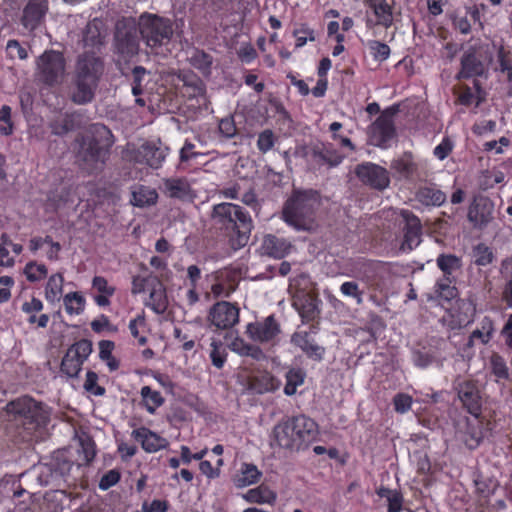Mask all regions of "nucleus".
Listing matches in <instances>:
<instances>
[{
  "instance_id": "obj_1",
  "label": "nucleus",
  "mask_w": 512,
  "mask_h": 512,
  "mask_svg": "<svg viewBox=\"0 0 512 512\" xmlns=\"http://www.w3.org/2000/svg\"><path fill=\"white\" fill-rule=\"evenodd\" d=\"M104 61L95 53L84 52L75 62L70 100L77 105H85L93 101L100 80L104 74Z\"/></svg>"
},
{
  "instance_id": "obj_2",
  "label": "nucleus",
  "mask_w": 512,
  "mask_h": 512,
  "mask_svg": "<svg viewBox=\"0 0 512 512\" xmlns=\"http://www.w3.org/2000/svg\"><path fill=\"white\" fill-rule=\"evenodd\" d=\"M210 219L215 227L230 233L229 242L234 250L248 243L253 222L241 206L228 202L216 204L212 208Z\"/></svg>"
},
{
  "instance_id": "obj_3",
  "label": "nucleus",
  "mask_w": 512,
  "mask_h": 512,
  "mask_svg": "<svg viewBox=\"0 0 512 512\" xmlns=\"http://www.w3.org/2000/svg\"><path fill=\"white\" fill-rule=\"evenodd\" d=\"M78 141L77 160L81 167L89 173L101 170L114 143L111 131L105 125L97 123L91 126L89 135Z\"/></svg>"
},
{
  "instance_id": "obj_4",
  "label": "nucleus",
  "mask_w": 512,
  "mask_h": 512,
  "mask_svg": "<svg viewBox=\"0 0 512 512\" xmlns=\"http://www.w3.org/2000/svg\"><path fill=\"white\" fill-rule=\"evenodd\" d=\"M318 434L317 424L304 415L287 418L273 429L271 445L294 451L312 442Z\"/></svg>"
},
{
  "instance_id": "obj_5",
  "label": "nucleus",
  "mask_w": 512,
  "mask_h": 512,
  "mask_svg": "<svg viewBox=\"0 0 512 512\" xmlns=\"http://www.w3.org/2000/svg\"><path fill=\"white\" fill-rule=\"evenodd\" d=\"M319 206L316 191H294L283 208L284 221L301 231H313L316 228L315 211Z\"/></svg>"
},
{
  "instance_id": "obj_6",
  "label": "nucleus",
  "mask_w": 512,
  "mask_h": 512,
  "mask_svg": "<svg viewBox=\"0 0 512 512\" xmlns=\"http://www.w3.org/2000/svg\"><path fill=\"white\" fill-rule=\"evenodd\" d=\"M66 75V59L61 52L46 50L36 59L35 78L39 83L47 87L59 86Z\"/></svg>"
},
{
  "instance_id": "obj_7",
  "label": "nucleus",
  "mask_w": 512,
  "mask_h": 512,
  "mask_svg": "<svg viewBox=\"0 0 512 512\" xmlns=\"http://www.w3.org/2000/svg\"><path fill=\"white\" fill-rule=\"evenodd\" d=\"M137 27L142 39L150 48L167 44L173 36L171 21L157 15H141Z\"/></svg>"
},
{
  "instance_id": "obj_8",
  "label": "nucleus",
  "mask_w": 512,
  "mask_h": 512,
  "mask_svg": "<svg viewBox=\"0 0 512 512\" xmlns=\"http://www.w3.org/2000/svg\"><path fill=\"white\" fill-rule=\"evenodd\" d=\"M138 27L134 19L123 18L116 23L114 52L119 59L127 62L139 52Z\"/></svg>"
},
{
  "instance_id": "obj_9",
  "label": "nucleus",
  "mask_w": 512,
  "mask_h": 512,
  "mask_svg": "<svg viewBox=\"0 0 512 512\" xmlns=\"http://www.w3.org/2000/svg\"><path fill=\"white\" fill-rule=\"evenodd\" d=\"M5 410L8 414L23 417L38 425L46 424L50 415L48 408L43 403L29 396H22L10 401Z\"/></svg>"
},
{
  "instance_id": "obj_10",
  "label": "nucleus",
  "mask_w": 512,
  "mask_h": 512,
  "mask_svg": "<svg viewBox=\"0 0 512 512\" xmlns=\"http://www.w3.org/2000/svg\"><path fill=\"white\" fill-rule=\"evenodd\" d=\"M397 109L385 110L369 127V143L380 148H387L389 142L395 137L393 116Z\"/></svg>"
},
{
  "instance_id": "obj_11",
  "label": "nucleus",
  "mask_w": 512,
  "mask_h": 512,
  "mask_svg": "<svg viewBox=\"0 0 512 512\" xmlns=\"http://www.w3.org/2000/svg\"><path fill=\"white\" fill-rule=\"evenodd\" d=\"M239 312L237 305L228 301H219L209 309L208 326L216 330H229L239 322Z\"/></svg>"
},
{
  "instance_id": "obj_12",
  "label": "nucleus",
  "mask_w": 512,
  "mask_h": 512,
  "mask_svg": "<svg viewBox=\"0 0 512 512\" xmlns=\"http://www.w3.org/2000/svg\"><path fill=\"white\" fill-rule=\"evenodd\" d=\"M248 337L261 344H275L281 334V325L274 315L249 323L246 326Z\"/></svg>"
},
{
  "instance_id": "obj_13",
  "label": "nucleus",
  "mask_w": 512,
  "mask_h": 512,
  "mask_svg": "<svg viewBox=\"0 0 512 512\" xmlns=\"http://www.w3.org/2000/svg\"><path fill=\"white\" fill-rule=\"evenodd\" d=\"M167 152V147H161L154 142H145L137 148L129 147L127 156L136 163L146 164L153 169H158L162 166Z\"/></svg>"
},
{
  "instance_id": "obj_14",
  "label": "nucleus",
  "mask_w": 512,
  "mask_h": 512,
  "mask_svg": "<svg viewBox=\"0 0 512 512\" xmlns=\"http://www.w3.org/2000/svg\"><path fill=\"white\" fill-rule=\"evenodd\" d=\"M92 352V344L88 340H80L69 347L62 359L61 370L69 377L78 376L84 361Z\"/></svg>"
},
{
  "instance_id": "obj_15",
  "label": "nucleus",
  "mask_w": 512,
  "mask_h": 512,
  "mask_svg": "<svg viewBox=\"0 0 512 512\" xmlns=\"http://www.w3.org/2000/svg\"><path fill=\"white\" fill-rule=\"evenodd\" d=\"M358 179L365 185L377 190H384L390 184L388 171L375 163L365 162L359 164L354 170Z\"/></svg>"
},
{
  "instance_id": "obj_16",
  "label": "nucleus",
  "mask_w": 512,
  "mask_h": 512,
  "mask_svg": "<svg viewBox=\"0 0 512 512\" xmlns=\"http://www.w3.org/2000/svg\"><path fill=\"white\" fill-rule=\"evenodd\" d=\"M393 215L399 216L404 224V240L402 250H412L421 242L422 226L420 219L409 210H393Z\"/></svg>"
},
{
  "instance_id": "obj_17",
  "label": "nucleus",
  "mask_w": 512,
  "mask_h": 512,
  "mask_svg": "<svg viewBox=\"0 0 512 512\" xmlns=\"http://www.w3.org/2000/svg\"><path fill=\"white\" fill-rule=\"evenodd\" d=\"M159 188L165 197L180 202H193L196 198L195 191L185 177L164 178Z\"/></svg>"
},
{
  "instance_id": "obj_18",
  "label": "nucleus",
  "mask_w": 512,
  "mask_h": 512,
  "mask_svg": "<svg viewBox=\"0 0 512 512\" xmlns=\"http://www.w3.org/2000/svg\"><path fill=\"white\" fill-rule=\"evenodd\" d=\"M72 464L68 461L41 464L37 467V481L40 485L58 486L63 477L69 474Z\"/></svg>"
},
{
  "instance_id": "obj_19",
  "label": "nucleus",
  "mask_w": 512,
  "mask_h": 512,
  "mask_svg": "<svg viewBox=\"0 0 512 512\" xmlns=\"http://www.w3.org/2000/svg\"><path fill=\"white\" fill-rule=\"evenodd\" d=\"M47 12V0H29L23 9L21 24L25 29L32 32L44 23Z\"/></svg>"
},
{
  "instance_id": "obj_20",
  "label": "nucleus",
  "mask_w": 512,
  "mask_h": 512,
  "mask_svg": "<svg viewBox=\"0 0 512 512\" xmlns=\"http://www.w3.org/2000/svg\"><path fill=\"white\" fill-rule=\"evenodd\" d=\"M494 205L487 198L474 200L468 210V220L477 229L485 228L492 220Z\"/></svg>"
},
{
  "instance_id": "obj_21",
  "label": "nucleus",
  "mask_w": 512,
  "mask_h": 512,
  "mask_svg": "<svg viewBox=\"0 0 512 512\" xmlns=\"http://www.w3.org/2000/svg\"><path fill=\"white\" fill-rule=\"evenodd\" d=\"M458 397L467 411L479 416L482 407V398L479 389L472 381H463L457 387Z\"/></svg>"
},
{
  "instance_id": "obj_22",
  "label": "nucleus",
  "mask_w": 512,
  "mask_h": 512,
  "mask_svg": "<svg viewBox=\"0 0 512 512\" xmlns=\"http://www.w3.org/2000/svg\"><path fill=\"white\" fill-rule=\"evenodd\" d=\"M132 437L147 453H155L168 446V441L151 430L141 427L132 431Z\"/></svg>"
},
{
  "instance_id": "obj_23",
  "label": "nucleus",
  "mask_w": 512,
  "mask_h": 512,
  "mask_svg": "<svg viewBox=\"0 0 512 512\" xmlns=\"http://www.w3.org/2000/svg\"><path fill=\"white\" fill-rule=\"evenodd\" d=\"M485 73V65L477 57L474 48L468 49L461 57V70L457 74V79L482 76Z\"/></svg>"
},
{
  "instance_id": "obj_24",
  "label": "nucleus",
  "mask_w": 512,
  "mask_h": 512,
  "mask_svg": "<svg viewBox=\"0 0 512 512\" xmlns=\"http://www.w3.org/2000/svg\"><path fill=\"white\" fill-rule=\"evenodd\" d=\"M291 342L299 347L309 358L321 360L325 349L318 345L307 332H296L292 335Z\"/></svg>"
},
{
  "instance_id": "obj_25",
  "label": "nucleus",
  "mask_w": 512,
  "mask_h": 512,
  "mask_svg": "<svg viewBox=\"0 0 512 512\" xmlns=\"http://www.w3.org/2000/svg\"><path fill=\"white\" fill-rule=\"evenodd\" d=\"M106 30L103 22L98 19L90 21L84 30L83 42L85 47L97 48L103 45Z\"/></svg>"
},
{
  "instance_id": "obj_26",
  "label": "nucleus",
  "mask_w": 512,
  "mask_h": 512,
  "mask_svg": "<svg viewBox=\"0 0 512 512\" xmlns=\"http://www.w3.org/2000/svg\"><path fill=\"white\" fill-rule=\"evenodd\" d=\"M280 382L270 373L262 372L249 380L248 389L255 394H264L278 389Z\"/></svg>"
},
{
  "instance_id": "obj_27",
  "label": "nucleus",
  "mask_w": 512,
  "mask_h": 512,
  "mask_svg": "<svg viewBox=\"0 0 512 512\" xmlns=\"http://www.w3.org/2000/svg\"><path fill=\"white\" fill-rule=\"evenodd\" d=\"M261 248L264 254L280 259L289 252L291 244L285 239L267 235L263 239Z\"/></svg>"
},
{
  "instance_id": "obj_28",
  "label": "nucleus",
  "mask_w": 512,
  "mask_h": 512,
  "mask_svg": "<svg viewBox=\"0 0 512 512\" xmlns=\"http://www.w3.org/2000/svg\"><path fill=\"white\" fill-rule=\"evenodd\" d=\"M293 306L301 317L306 320L314 319L318 313L316 298L309 293L303 292L296 295L293 300Z\"/></svg>"
},
{
  "instance_id": "obj_29",
  "label": "nucleus",
  "mask_w": 512,
  "mask_h": 512,
  "mask_svg": "<svg viewBox=\"0 0 512 512\" xmlns=\"http://www.w3.org/2000/svg\"><path fill=\"white\" fill-rule=\"evenodd\" d=\"M313 158L322 164H326L329 167H336L343 161V156L332 147V145L315 146L312 150Z\"/></svg>"
},
{
  "instance_id": "obj_30",
  "label": "nucleus",
  "mask_w": 512,
  "mask_h": 512,
  "mask_svg": "<svg viewBox=\"0 0 512 512\" xmlns=\"http://www.w3.org/2000/svg\"><path fill=\"white\" fill-rule=\"evenodd\" d=\"M392 0H368V6L377 17V24L390 27L393 22Z\"/></svg>"
},
{
  "instance_id": "obj_31",
  "label": "nucleus",
  "mask_w": 512,
  "mask_h": 512,
  "mask_svg": "<svg viewBox=\"0 0 512 512\" xmlns=\"http://www.w3.org/2000/svg\"><path fill=\"white\" fill-rule=\"evenodd\" d=\"M50 127L53 134L65 135L79 127V116L74 113L61 115L50 124Z\"/></svg>"
},
{
  "instance_id": "obj_32",
  "label": "nucleus",
  "mask_w": 512,
  "mask_h": 512,
  "mask_svg": "<svg viewBox=\"0 0 512 512\" xmlns=\"http://www.w3.org/2000/svg\"><path fill=\"white\" fill-rule=\"evenodd\" d=\"M189 63L203 76H209L211 74V68L213 64V58L210 54L200 49H193L188 57Z\"/></svg>"
},
{
  "instance_id": "obj_33",
  "label": "nucleus",
  "mask_w": 512,
  "mask_h": 512,
  "mask_svg": "<svg viewBox=\"0 0 512 512\" xmlns=\"http://www.w3.org/2000/svg\"><path fill=\"white\" fill-rule=\"evenodd\" d=\"M416 199L426 206H440L446 201V194L436 188L423 187L417 191Z\"/></svg>"
},
{
  "instance_id": "obj_34",
  "label": "nucleus",
  "mask_w": 512,
  "mask_h": 512,
  "mask_svg": "<svg viewBox=\"0 0 512 512\" xmlns=\"http://www.w3.org/2000/svg\"><path fill=\"white\" fill-rule=\"evenodd\" d=\"M391 168L402 177L410 178L416 173L418 166L415 163L412 154L406 152L400 158L392 162Z\"/></svg>"
},
{
  "instance_id": "obj_35",
  "label": "nucleus",
  "mask_w": 512,
  "mask_h": 512,
  "mask_svg": "<svg viewBox=\"0 0 512 512\" xmlns=\"http://www.w3.org/2000/svg\"><path fill=\"white\" fill-rule=\"evenodd\" d=\"M147 305L157 314H162L166 311L168 305L167 297L161 283L157 282L152 288Z\"/></svg>"
},
{
  "instance_id": "obj_36",
  "label": "nucleus",
  "mask_w": 512,
  "mask_h": 512,
  "mask_svg": "<svg viewBox=\"0 0 512 512\" xmlns=\"http://www.w3.org/2000/svg\"><path fill=\"white\" fill-rule=\"evenodd\" d=\"M244 499L251 503H274L276 500V494L268 487L259 486L257 488L250 489L243 496Z\"/></svg>"
},
{
  "instance_id": "obj_37",
  "label": "nucleus",
  "mask_w": 512,
  "mask_h": 512,
  "mask_svg": "<svg viewBox=\"0 0 512 512\" xmlns=\"http://www.w3.org/2000/svg\"><path fill=\"white\" fill-rule=\"evenodd\" d=\"M157 199L156 190L145 186H140L132 193V203L138 207L154 205Z\"/></svg>"
},
{
  "instance_id": "obj_38",
  "label": "nucleus",
  "mask_w": 512,
  "mask_h": 512,
  "mask_svg": "<svg viewBox=\"0 0 512 512\" xmlns=\"http://www.w3.org/2000/svg\"><path fill=\"white\" fill-rule=\"evenodd\" d=\"M79 457L84 464H89L96 455L95 443L93 439L85 433L78 435Z\"/></svg>"
},
{
  "instance_id": "obj_39",
  "label": "nucleus",
  "mask_w": 512,
  "mask_h": 512,
  "mask_svg": "<svg viewBox=\"0 0 512 512\" xmlns=\"http://www.w3.org/2000/svg\"><path fill=\"white\" fill-rule=\"evenodd\" d=\"M63 282L64 279L60 273L50 276L45 288V298L47 301L55 302L60 299L63 291Z\"/></svg>"
},
{
  "instance_id": "obj_40",
  "label": "nucleus",
  "mask_w": 512,
  "mask_h": 512,
  "mask_svg": "<svg viewBox=\"0 0 512 512\" xmlns=\"http://www.w3.org/2000/svg\"><path fill=\"white\" fill-rule=\"evenodd\" d=\"M146 410L153 414L155 410L164 403V398L160 392L152 390L149 386H144L140 391Z\"/></svg>"
},
{
  "instance_id": "obj_41",
  "label": "nucleus",
  "mask_w": 512,
  "mask_h": 512,
  "mask_svg": "<svg viewBox=\"0 0 512 512\" xmlns=\"http://www.w3.org/2000/svg\"><path fill=\"white\" fill-rule=\"evenodd\" d=\"M306 374L302 369H290L286 373V384L284 393L287 396H292L297 392V388L304 384Z\"/></svg>"
},
{
  "instance_id": "obj_42",
  "label": "nucleus",
  "mask_w": 512,
  "mask_h": 512,
  "mask_svg": "<svg viewBox=\"0 0 512 512\" xmlns=\"http://www.w3.org/2000/svg\"><path fill=\"white\" fill-rule=\"evenodd\" d=\"M261 476V472L253 464H243L241 474L237 478V486L245 487L256 483Z\"/></svg>"
},
{
  "instance_id": "obj_43",
  "label": "nucleus",
  "mask_w": 512,
  "mask_h": 512,
  "mask_svg": "<svg viewBox=\"0 0 512 512\" xmlns=\"http://www.w3.org/2000/svg\"><path fill=\"white\" fill-rule=\"evenodd\" d=\"M437 265L446 276H451L452 273L461 267V260L453 254H441L437 258Z\"/></svg>"
},
{
  "instance_id": "obj_44",
  "label": "nucleus",
  "mask_w": 512,
  "mask_h": 512,
  "mask_svg": "<svg viewBox=\"0 0 512 512\" xmlns=\"http://www.w3.org/2000/svg\"><path fill=\"white\" fill-rule=\"evenodd\" d=\"M210 347L211 351L209 353V357L211 359V362L214 367L221 369L226 362V349L221 341L216 340L214 338L211 339Z\"/></svg>"
},
{
  "instance_id": "obj_45",
  "label": "nucleus",
  "mask_w": 512,
  "mask_h": 512,
  "mask_svg": "<svg viewBox=\"0 0 512 512\" xmlns=\"http://www.w3.org/2000/svg\"><path fill=\"white\" fill-rule=\"evenodd\" d=\"M64 306L68 314H80L84 310L85 299L78 292H70L64 296Z\"/></svg>"
},
{
  "instance_id": "obj_46",
  "label": "nucleus",
  "mask_w": 512,
  "mask_h": 512,
  "mask_svg": "<svg viewBox=\"0 0 512 512\" xmlns=\"http://www.w3.org/2000/svg\"><path fill=\"white\" fill-rule=\"evenodd\" d=\"M473 258L476 265L486 266L492 263L494 254L487 245L480 243L473 249Z\"/></svg>"
},
{
  "instance_id": "obj_47",
  "label": "nucleus",
  "mask_w": 512,
  "mask_h": 512,
  "mask_svg": "<svg viewBox=\"0 0 512 512\" xmlns=\"http://www.w3.org/2000/svg\"><path fill=\"white\" fill-rule=\"evenodd\" d=\"M24 273L30 282L40 281L47 276L48 270L44 264L29 262L24 268Z\"/></svg>"
},
{
  "instance_id": "obj_48",
  "label": "nucleus",
  "mask_w": 512,
  "mask_h": 512,
  "mask_svg": "<svg viewBox=\"0 0 512 512\" xmlns=\"http://www.w3.org/2000/svg\"><path fill=\"white\" fill-rule=\"evenodd\" d=\"M340 292L343 296L353 298L358 305L363 303V291L355 281H346L340 286Z\"/></svg>"
},
{
  "instance_id": "obj_49",
  "label": "nucleus",
  "mask_w": 512,
  "mask_h": 512,
  "mask_svg": "<svg viewBox=\"0 0 512 512\" xmlns=\"http://www.w3.org/2000/svg\"><path fill=\"white\" fill-rule=\"evenodd\" d=\"M98 375L93 371H88L84 382V389L95 396H102L105 394V388L98 385Z\"/></svg>"
},
{
  "instance_id": "obj_50",
  "label": "nucleus",
  "mask_w": 512,
  "mask_h": 512,
  "mask_svg": "<svg viewBox=\"0 0 512 512\" xmlns=\"http://www.w3.org/2000/svg\"><path fill=\"white\" fill-rule=\"evenodd\" d=\"M147 71L142 66H136L132 70V93L135 96L142 94L144 86L142 84Z\"/></svg>"
},
{
  "instance_id": "obj_51",
  "label": "nucleus",
  "mask_w": 512,
  "mask_h": 512,
  "mask_svg": "<svg viewBox=\"0 0 512 512\" xmlns=\"http://www.w3.org/2000/svg\"><path fill=\"white\" fill-rule=\"evenodd\" d=\"M498 62L500 65V71L505 73L507 76V80L509 82L512 81V60L510 53L505 51L503 47H500L498 50Z\"/></svg>"
},
{
  "instance_id": "obj_52",
  "label": "nucleus",
  "mask_w": 512,
  "mask_h": 512,
  "mask_svg": "<svg viewBox=\"0 0 512 512\" xmlns=\"http://www.w3.org/2000/svg\"><path fill=\"white\" fill-rule=\"evenodd\" d=\"M368 47L373 57L378 61H384L390 55V48L385 43L376 40H371L368 42Z\"/></svg>"
},
{
  "instance_id": "obj_53",
  "label": "nucleus",
  "mask_w": 512,
  "mask_h": 512,
  "mask_svg": "<svg viewBox=\"0 0 512 512\" xmlns=\"http://www.w3.org/2000/svg\"><path fill=\"white\" fill-rule=\"evenodd\" d=\"M491 367L493 374L499 379H508L509 372L508 367L504 359L499 355H493L491 357Z\"/></svg>"
},
{
  "instance_id": "obj_54",
  "label": "nucleus",
  "mask_w": 512,
  "mask_h": 512,
  "mask_svg": "<svg viewBox=\"0 0 512 512\" xmlns=\"http://www.w3.org/2000/svg\"><path fill=\"white\" fill-rule=\"evenodd\" d=\"M6 50L9 58H19L25 60L28 58V53L24 47L21 46L20 42L15 39H11L7 42Z\"/></svg>"
},
{
  "instance_id": "obj_55",
  "label": "nucleus",
  "mask_w": 512,
  "mask_h": 512,
  "mask_svg": "<svg viewBox=\"0 0 512 512\" xmlns=\"http://www.w3.org/2000/svg\"><path fill=\"white\" fill-rule=\"evenodd\" d=\"M395 411L398 413H406L412 405V397L408 394L399 393L393 399Z\"/></svg>"
},
{
  "instance_id": "obj_56",
  "label": "nucleus",
  "mask_w": 512,
  "mask_h": 512,
  "mask_svg": "<svg viewBox=\"0 0 512 512\" xmlns=\"http://www.w3.org/2000/svg\"><path fill=\"white\" fill-rule=\"evenodd\" d=\"M294 36L296 37V47L304 46L307 41H314V31L308 28L307 26H302L299 29L294 31Z\"/></svg>"
},
{
  "instance_id": "obj_57",
  "label": "nucleus",
  "mask_w": 512,
  "mask_h": 512,
  "mask_svg": "<svg viewBox=\"0 0 512 512\" xmlns=\"http://www.w3.org/2000/svg\"><path fill=\"white\" fill-rule=\"evenodd\" d=\"M273 145H274V136H273L272 131H270V130L263 131L259 135L258 140H257V146H258L259 150L262 151L263 153H266L273 147Z\"/></svg>"
},
{
  "instance_id": "obj_58",
  "label": "nucleus",
  "mask_w": 512,
  "mask_h": 512,
  "mask_svg": "<svg viewBox=\"0 0 512 512\" xmlns=\"http://www.w3.org/2000/svg\"><path fill=\"white\" fill-rule=\"evenodd\" d=\"M92 287L101 294L113 295L115 287L108 284V281L102 276H95L92 280Z\"/></svg>"
},
{
  "instance_id": "obj_59",
  "label": "nucleus",
  "mask_w": 512,
  "mask_h": 512,
  "mask_svg": "<svg viewBox=\"0 0 512 512\" xmlns=\"http://www.w3.org/2000/svg\"><path fill=\"white\" fill-rule=\"evenodd\" d=\"M119 480V472L116 470H110L100 479L99 488L102 490H107L110 487L114 486Z\"/></svg>"
},
{
  "instance_id": "obj_60",
  "label": "nucleus",
  "mask_w": 512,
  "mask_h": 512,
  "mask_svg": "<svg viewBox=\"0 0 512 512\" xmlns=\"http://www.w3.org/2000/svg\"><path fill=\"white\" fill-rule=\"evenodd\" d=\"M152 282H157L156 278L152 277H142V276H135L132 280V289L131 292L133 294H139L145 291L146 286Z\"/></svg>"
},
{
  "instance_id": "obj_61",
  "label": "nucleus",
  "mask_w": 512,
  "mask_h": 512,
  "mask_svg": "<svg viewBox=\"0 0 512 512\" xmlns=\"http://www.w3.org/2000/svg\"><path fill=\"white\" fill-rule=\"evenodd\" d=\"M219 131L227 138H231L236 134L234 121L230 118L222 119L219 123Z\"/></svg>"
},
{
  "instance_id": "obj_62",
  "label": "nucleus",
  "mask_w": 512,
  "mask_h": 512,
  "mask_svg": "<svg viewBox=\"0 0 512 512\" xmlns=\"http://www.w3.org/2000/svg\"><path fill=\"white\" fill-rule=\"evenodd\" d=\"M452 151V144L448 139H444L439 145H437L434 149V155L439 160H444Z\"/></svg>"
},
{
  "instance_id": "obj_63",
  "label": "nucleus",
  "mask_w": 512,
  "mask_h": 512,
  "mask_svg": "<svg viewBox=\"0 0 512 512\" xmlns=\"http://www.w3.org/2000/svg\"><path fill=\"white\" fill-rule=\"evenodd\" d=\"M388 501V512H400L402 510L403 498L398 491H394Z\"/></svg>"
},
{
  "instance_id": "obj_64",
  "label": "nucleus",
  "mask_w": 512,
  "mask_h": 512,
  "mask_svg": "<svg viewBox=\"0 0 512 512\" xmlns=\"http://www.w3.org/2000/svg\"><path fill=\"white\" fill-rule=\"evenodd\" d=\"M167 508V502L162 500H153L150 504H143V512H166Z\"/></svg>"
}]
</instances>
